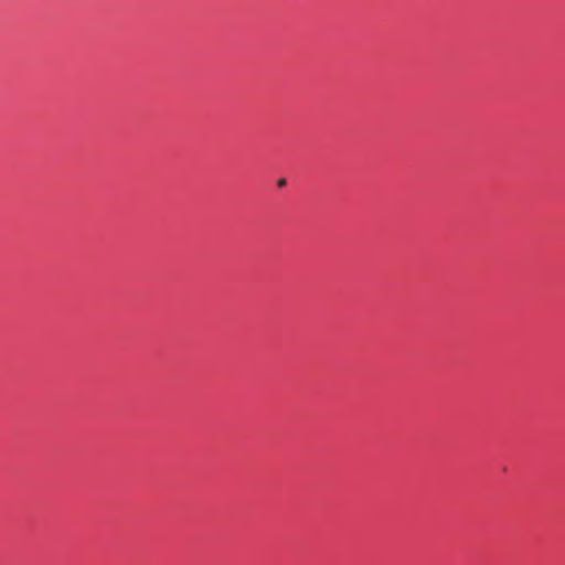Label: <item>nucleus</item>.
<instances>
[{
  "mask_svg": "<svg viewBox=\"0 0 565 565\" xmlns=\"http://www.w3.org/2000/svg\"><path fill=\"white\" fill-rule=\"evenodd\" d=\"M285 185H286V180H285V179H280V180L278 181V186L282 188V186H285Z\"/></svg>",
  "mask_w": 565,
  "mask_h": 565,
  "instance_id": "1",
  "label": "nucleus"
}]
</instances>
